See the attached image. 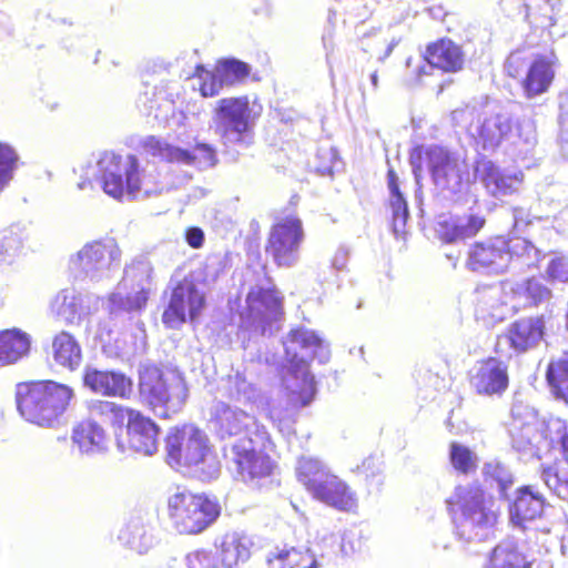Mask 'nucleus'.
<instances>
[{"mask_svg":"<svg viewBox=\"0 0 568 568\" xmlns=\"http://www.w3.org/2000/svg\"><path fill=\"white\" fill-rule=\"evenodd\" d=\"M31 338L19 328L0 331V366L12 365L30 352Z\"/></svg>","mask_w":568,"mask_h":568,"instance_id":"24","label":"nucleus"},{"mask_svg":"<svg viewBox=\"0 0 568 568\" xmlns=\"http://www.w3.org/2000/svg\"><path fill=\"white\" fill-rule=\"evenodd\" d=\"M216 71L223 75L226 87H231L244 82L250 77L251 68L237 59H222L217 61Z\"/></svg>","mask_w":568,"mask_h":568,"instance_id":"37","label":"nucleus"},{"mask_svg":"<svg viewBox=\"0 0 568 568\" xmlns=\"http://www.w3.org/2000/svg\"><path fill=\"white\" fill-rule=\"evenodd\" d=\"M470 383L478 395L501 396L509 387L508 365L494 356L483 358Z\"/></svg>","mask_w":568,"mask_h":568,"instance_id":"19","label":"nucleus"},{"mask_svg":"<svg viewBox=\"0 0 568 568\" xmlns=\"http://www.w3.org/2000/svg\"><path fill=\"white\" fill-rule=\"evenodd\" d=\"M185 241L192 248H200L204 244V232L197 226H191L185 231Z\"/></svg>","mask_w":568,"mask_h":568,"instance_id":"48","label":"nucleus"},{"mask_svg":"<svg viewBox=\"0 0 568 568\" xmlns=\"http://www.w3.org/2000/svg\"><path fill=\"white\" fill-rule=\"evenodd\" d=\"M105 434L103 428L91 420L79 423L72 430V440L80 449L89 452L98 447L104 440Z\"/></svg>","mask_w":568,"mask_h":568,"instance_id":"33","label":"nucleus"},{"mask_svg":"<svg viewBox=\"0 0 568 568\" xmlns=\"http://www.w3.org/2000/svg\"><path fill=\"white\" fill-rule=\"evenodd\" d=\"M561 445L565 454L568 455V432L561 438Z\"/></svg>","mask_w":568,"mask_h":568,"instance_id":"52","label":"nucleus"},{"mask_svg":"<svg viewBox=\"0 0 568 568\" xmlns=\"http://www.w3.org/2000/svg\"><path fill=\"white\" fill-rule=\"evenodd\" d=\"M297 476L300 483L316 500L339 511H354L357 508L356 494L342 478L318 462H302Z\"/></svg>","mask_w":568,"mask_h":568,"instance_id":"5","label":"nucleus"},{"mask_svg":"<svg viewBox=\"0 0 568 568\" xmlns=\"http://www.w3.org/2000/svg\"><path fill=\"white\" fill-rule=\"evenodd\" d=\"M16 162L17 155L13 149L0 143V190L11 179Z\"/></svg>","mask_w":568,"mask_h":568,"instance_id":"43","label":"nucleus"},{"mask_svg":"<svg viewBox=\"0 0 568 568\" xmlns=\"http://www.w3.org/2000/svg\"><path fill=\"white\" fill-rule=\"evenodd\" d=\"M68 296L65 294L58 295L54 301L57 313L62 315L64 313L63 307L67 305Z\"/></svg>","mask_w":568,"mask_h":568,"instance_id":"50","label":"nucleus"},{"mask_svg":"<svg viewBox=\"0 0 568 568\" xmlns=\"http://www.w3.org/2000/svg\"><path fill=\"white\" fill-rule=\"evenodd\" d=\"M366 464L369 466L371 464H373V459H372V458H369V459H365V460H363V463H362V467L364 468V467L366 466Z\"/></svg>","mask_w":568,"mask_h":568,"instance_id":"53","label":"nucleus"},{"mask_svg":"<svg viewBox=\"0 0 568 568\" xmlns=\"http://www.w3.org/2000/svg\"><path fill=\"white\" fill-rule=\"evenodd\" d=\"M125 420L129 448L146 456L153 455L159 447V425L151 417L135 408L129 412Z\"/></svg>","mask_w":568,"mask_h":568,"instance_id":"17","label":"nucleus"},{"mask_svg":"<svg viewBox=\"0 0 568 568\" xmlns=\"http://www.w3.org/2000/svg\"><path fill=\"white\" fill-rule=\"evenodd\" d=\"M138 395L140 403L162 419L172 418L184 404L169 374L154 365L139 372Z\"/></svg>","mask_w":568,"mask_h":568,"instance_id":"6","label":"nucleus"},{"mask_svg":"<svg viewBox=\"0 0 568 568\" xmlns=\"http://www.w3.org/2000/svg\"><path fill=\"white\" fill-rule=\"evenodd\" d=\"M82 381L91 392L102 396L130 399L133 394L132 379L120 371L85 367Z\"/></svg>","mask_w":568,"mask_h":568,"instance_id":"18","label":"nucleus"},{"mask_svg":"<svg viewBox=\"0 0 568 568\" xmlns=\"http://www.w3.org/2000/svg\"><path fill=\"white\" fill-rule=\"evenodd\" d=\"M68 306L72 307V312H74V311H75V310H74V304H73L72 302H71V303H69V304H68Z\"/></svg>","mask_w":568,"mask_h":568,"instance_id":"55","label":"nucleus"},{"mask_svg":"<svg viewBox=\"0 0 568 568\" xmlns=\"http://www.w3.org/2000/svg\"><path fill=\"white\" fill-rule=\"evenodd\" d=\"M521 294L530 303V305L536 306L548 300L551 295V292L538 280L531 277L524 282Z\"/></svg>","mask_w":568,"mask_h":568,"instance_id":"40","label":"nucleus"},{"mask_svg":"<svg viewBox=\"0 0 568 568\" xmlns=\"http://www.w3.org/2000/svg\"><path fill=\"white\" fill-rule=\"evenodd\" d=\"M481 181L494 196L509 195L517 191L516 176L501 173L490 161L481 162Z\"/></svg>","mask_w":568,"mask_h":568,"instance_id":"30","label":"nucleus"},{"mask_svg":"<svg viewBox=\"0 0 568 568\" xmlns=\"http://www.w3.org/2000/svg\"><path fill=\"white\" fill-rule=\"evenodd\" d=\"M546 377L556 398L568 404V353L549 363Z\"/></svg>","mask_w":568,"mask_h":568,"instance_id":"32","label":"nucleus"},{"mask_svg":"<svg viewBox=\"0 0 568 568\" xmlns=\"http://www.w3.org/2000/svg\"><path fill=\"white\" fill-rule=\"evenodd\" d=\"M288 346L285 348V354L290 363V371L292 374L297 375L302 372L304 375V387L300 392L293 393V403L296 406L308 405L315 395L314 377L308 372L310 361L300 358L297 349H306L315 353L322 346V339L318 335L304 327L291 329L287 334Z\"/></svg>","mask_w":568,"mask_h":568,"instance_id":"13","label":"nucleus"},{"mask_svg":"<svg viewBox=\"0 0 568 568\" xmlns=\"http://www.w3.org/2000/svg\"><path fill=\"white\" fill-rule=\"evenodd\" d=\"M73 395L72 388L51 379L20 382L14 392L19 414L41 427L55 426Z\"/></svg>","mask_w":568,"mask_h":568,"instance_id":"1","label":"nucleus"},{"mask_svg":"<svg viewBox=\"0 0 568 568\" xmlns=\"http://www.w3.org/2000/svg\"><path fill=\"white\" fill-rule=\"evenodd\" d=\"M547 275L554 281H568V270L560 260H551L547 266Z\"/></svg>","mask_w":568,"mask_h":568,"instance_id":"47","label":"nucleus"},{"mask_svg":"<svg viewBox=\"0 0 568 568\" xmlns=\"http://www.w3.org/2000/svg\"><path fill=\"white\" fill-rule=\"evenodd\" d=\"M150 290L141 287L139 291L126 294L121 300L122 308L132 312L140 311L146 306L149 301Z\"/></svg>","mask_w":568,"mask_h":568,"instance_id":"45","label":"nucleus"},{"mask_svg":"<svg viewBox=\"0 0 568 568\" xmlns=\"http://www.w3.org/2000/svg\"><path fill=\"white\" fill-rule=\"evenodd\" d=\"M304 237L303 222L297 214L278 217L270 227L265 254L277 267H291L298 258Z\"/></svg>","mask_w":568,"mask_h":568,"instance_id":"10","label":"nucleus"},{"mask_svg":"<svg viewBox=\"0 0 568 568\" xmlns=\"http://www.w3.org/2000/svg\"><path fill=\"white\" fill-rule=\"evenodd\" d=\"M484 483L490 489L496 488L504 494L511 484V479L504 467L498 464H486L483 470Z\"/></svg>","mask_w":568,"mask_h":568,"instance_id":"38","label":"nucleus"},{"mask_svg":"<svg viewBox=\"0 0 568 568\" xmlns=\"http://www.w3.org/2000/svg\"><path fill=\"white\" fill-rule=\"evenodd\" d=\"M52 356L58 365L73 371L82 359L81 346L72 334L61 331L52 338Z\"/></svg>","mask_w":568,"mask_h":568,"instance_id":"25","label":"nucleus"},{"mask_svg":"<svg viewBox=\"0 0 568 568\" xmlns=\"http://www.w3.org/2000/svg\"><path fill=\"white\" fill-rule=\"evenodd\" d=\"M409 162L417 173L426 165L435 185L442 189H460L468 182L466 166L442 145H417L409 154Z\"/></svg>","mask_w":568,"mask_h":568,"instance_id":"7","label":"nucleus"},{"mask_svg":"<svg viewBox=\"0 0 568 568\" xmlns=\"http://www.w3.org/2000/svg\"><path fill=\"white\" fill-rule=\"evenodd\" d=\"M102 175L103 191L120 200L124 193L135 194L141 190L140 164L135 155L122 156L110 152L105 153L99 162Z\"/></svg>","mask_w":568,"mask_h":568,"instance_id":"11","label":"nucleus"},{"mask_svg":"<svg viewBox=\"0 0 568 568\" xmlns=\"http://www.w3.org/2000/svg\"><path fill=\"white\" fill-rule=\"evenodd\" d=\"M120 257V250L113 240L93 241L77 254L79 266L84 271L110 268Z\"/></svg>","mask_w":568,"mask_h":568,"instance_id":"22","label":"nucleus"},{"mask_svg":"<svg viewBox=\"0 0 568 568\" xmlns=\"http://www.w3.org/2000/svg\"><path fill=\"white\" fill-rule=\"evenodd\" d=\"M132 407L115 402L97 399L90 405V412L97 418L109 422L112 426L121 428Z\"/></svg>","mask_w":568,"mask_h":568,"instance_id":"35","label":"nucleus"},{"mask_svg":"<svg viewBox=\"0 0 568 568\" xmlns=\"http://www.w3.org/2000/svg\"><path fill=\"white\" fill-rule=\"evenodd\" d=\"M485 568H526L525 556L508 542L497 545Z\"/></svg>","mask_w":568,"mask_h":568,"instance_id":"34","label":"nucleus"},{"mask_svg":"<svg viewBox=\"0 0 568 568\" xmlns=\"http://www.w3.org/2000/svg\"><path fill=\"white\" fill-rule=\"evenodd\" d=\"M211 454L209 439L197 427H174L166 436V456L172 466L197 467L204 464Z\"/></svg>","mask_w":568,"mask_h":568,"instance_id":"12","label":"nucleus"},{"mask_svg":"<svg viewBox=\"0 0 568 568\" xmlns=\"http://www.w3.org/2000/svg\"><path fill=\"white\" fill-rule=\"evenodd\" d=\"M485 224L486 219L484 216L478 214H469L466 219V222L463 223L465 239H469L478 234Z\"/></svg>","mask_w":568,"mask_h":568,"instance_id":"46","label":"nucleus"},{"mask_svg":"<svg viewBox=\"0 0 568 568\" xmlns=\"http://www.w3.org/2000/svg\"><path fill=\"white\" fill-rule=\"evenodd\" d=\"M283 296L275 285L252 287L240 316L246 325L268 324L283 315Z\"/></svg>","mask_w":568,"mask_h":568,"instance_id":"16","label":"nucleus"},{"mask_svg":"<svg viewBox=\"0 0 568 568\" xmlns=\"http://www.w3.org/2000/svg\"><path fill=\"white\" fill-rule=\"evenodd\" d=\"M204 306V293L192 278L184 277L171 290L169 303L162 314V323L168 328L178 329L187 320H196Z\"/></svg>","mask_w":568,"mask_h":568,"instance_id":"14","label":"nucleus"},{"mask_svg":"<svg viewBox=\"0 0 568 568\" xmlns=\"http://www.w3.org/2000/svg\"><path fill=\"white\" fill-rule=\"evenodd\" d=\"M541 477L558 497L568 501V477L564 481L560 480L559 473L552 465L541 467Z\"/></svg>","mask_w":568,"mask_h":568,"instance_id":"41","label":"nucleus"},{"mask_svg":"<svg viewBox=\"0 0 568 568\" xmlns=\"http://www.w3.org/2000/svg\"><path fill=\"white\" fill-rule=\"evenodd\" d=\"M166 514L179 535L197 536L217 521L222 505L216 496L178 486L166 499Z\"/></svg>","mask_w":568,"mask_h":568,"instance_id":"2","label":"nucleus"},{"mask_svg":"<svg viewBox=\"0 0 568 568\" xmlns=\"http://www.w3.org/2000/svg\"><path fill=\"white\" fill-rule=\"evenodd\" d=\"M438 236L444 243H454L460 240H466L463 222L456 217H448L438 222Z\"/></svg>","mask_w":568,"mask_h":568,"instance_id":"39","label":"nucleus"},{"mask_svg":"<svg viewBox=\"0 0 568 568\" xmlns=\"http://www.w3.org/2000/svg\"><path fill=\"white\" fill-rule=\"evenodd\" d=\"M267 568H314L316 558L305 547L277 549L266 558Z\"/></svg>","mask_w":568,"mask_h":568,"instance_id":"27","label":"nucleus"},{"mask_svg":"<svg viewBox=\"0 0 568 568\" xmlns=\"http://www.w3.org/2000/svg\"><path fill=\"white\" fill-rule=\"evenodd\" d=\"M491 126H497V123L491 120H486L480 128V136L489 142H498L499 138H496L494 134H490Z\"/></svg>","mask_w":568,"mask_h":568,"instance_id":"49","label":"nucleus"},{"mask_svg":"<svg viewBox=\"0 0 568 568\" xmlns=\"http://www.w3.org/2000/svg\"><path fill=\"white\" fill-rule=\"evenodd\" d=\"M448 511L456 521L473 527L493 526L497 521L495 499L479 485L457 486L447 499Z\"/></svg>","mask_w":568,"mask_h":568,"instance_id":"9","label":"nucleus"},{"mask_svg":"<svg viewBox=\"0 0 568 568\" xmlns=\"http://www.w3.org/2000/svg\"><path fill=\"white\" fill-rule=\"evenodd\" d=\"M510 260L509 240L497 235L473 243L467 253L466 266L474 272L500 273Z\"/></svg>","mask_w":568,"mask_h":568,"instance_id":"15","label":"nucleus"},{"mask_svg":"<svg viewBox=\"0 0 568 568\" xmlns=\"http://www.w3.org/2000/svg\"><path fill=\"white\" fill-rule=\"evenodd\" d=\"M372 81H373V84L376 85L377 84V74L376 73H373L372 74Z\"/></svg>","mask_w":568,"mask_h":568,"instance_id":"54","label":"nucleus"},{"mask_svg":"<svg viewBox=\"0 0 568 568\" xmlns=\"http://www.w3.org/2000/svg\"><path fill=\"white\" fill-rule=\"evenodd\" d=\"M237 477L247 484H260L271 477L276 467V445L266 427L255 423V428L232 446Z\"/></svg>","mask_w":568,"mask_h":568,"instance_id":"3","label":"nucleus"},{"mask_svg":"<svg viewBox=\"0 0 568 568\" xmlns=\"http://www.w3.org/2000/svg\"><path fill=\"white\" fill-rule=\"evenodd\" d=\"M544 506V496L534 493L530 486H525L520 488L519 495L515 499L513 516L519 523L531 521L542 514Z\"/></svg>","mask_w":568,"mask_h":568,"instance_id":"29","label":"nucleus"},{"mask_svg":"<svg viewBox=\"0 0 568 568\" xmlns=\"http://www.w3.org/2000/svg\"><path fill=\"white\" fill-rule=\"evenodd\" d=\"M424 60L444 73H456L465 63L462 48L448 38H442L426 45Z\"/></svg>","mask_w":568,"mask_h":568,"instance_id":"20","label":"nucleus"},{"mask_svg":"<svg viewBox=\"0 0 568 568\" xmlns=\"http://www.w3.org/2000/svg\"><path fill=\"white\" fill-rule=\"evenodd\" d=\"M245 417V412L241 409H233L226 404H221L216 406L212 415V423L223 435L234 436L242 430Z\"/></svg>","mask_w":568,"mask_h":568,"instance_id":"31","label":"nucleus"},{"mask_svg":"<svg viewBox=\"0 0 568 568\" xmlns=\"http://www.w3.org/2000/svg\"><path fill=\"white\" fill-rule=\"evenodd\" d=\"M449 462L453 468L462 475H469L477 469L476 454L457 442L449 444Z\"/></svg>","mask_w":568,"mask_h":568,"instance_id":"36","label":"nucleus"},{"mask_svg":"<svg viewBox=\"0 0 568 568\" xmlns=\"http://www.w3.org/2000/svg\"><path fill=\"white\" fill-rule=\"evenodd\" d=\"M558 59L550 54H536L529 59L523 49L511 51L505 61L506 75L518 80L526 99L546 94L552 88L557 74Z\"/></svg>","mask_w":568,"mask_h":568,"instance_id":"4","label":"nucleus"},{"mask_svg":"<svg viewBox=\"0 0 568 568\" xmlns=\"http://www.w3.org/2000/svg\"><path fill=\"white\" fill-rule=\"evenodd\" d=\"M205 72H210L209 70H206L204 68V65L202 64H197L195 68H194V72H193V75L194 78H199L201 81L203 80V78H205Z\"/></svg>","mask_w":568,"mask_h":568,"instance_id":"51","label":"nucleus"},{"mask_svg":"<svg viewBox=\"0 0 568 568\" xmlns=\"http://www.w3.org/2000/svg\"><path fill=\"white\" fill-rule=\"evenodd\" d=\"M189 568H221L215 551L195 549L186 555Z\"/></svg>","mask_w":568,"mask_h":568,"instance_id":"42","label":"nucleus"},{"mask_svg":"<svg viewBox=\"0 0 568 568\" xmlns=\"http://www.w3.org/2000/svg\"><path fill=\"white\" fill-rule=\"evenodd\" d=\"M252 541L244 535L225 534L216 545L215 554L221 568H234L251 557Z\"/></svg>","mask_w":568,"mask_h":568,"instance_id":"23","label":"nucleus"},{"mask_svg":"<svg viewBox=\"0 0 568 568\" xmlns=\"http://www.w3.org/2000/svg\"><path fill=\"white\" fill-rule=\"evenodd\" d=\"M544 334L542 317L527 316L514 321L504 336L516 353H525L535 347L542 339Z\"/></svg>","mask_w":568,"mask_h":568,"instance_id":"21","label":"nucleus"},{"mask_svg":"<svg viewBox=\"0 0 568 568\" xmlns=\"http://www.w3.org/2000/svg\"><path fill=\"white\" fill-rule=\"evenodd\" d=\"M247 95L227 97L216 101L213 109L215 133L225 143H243L252 136L255 119Z\"/></svg>","mask_w":568,"mask_h":568,"instance_id":"8","label":"nucleus"},{"mask_svg":"<svg viewBox=\"0 0 568 568\" xmlns=\"http://www.w3.org/2000/svg\"><path fill=\"white\" fill-rule=\"evenodd\" d=\"M387 185L389 189V207L392 210V225L395 233H403L409 212L407 202L399 191L398 176L394 169L387 171Z\"/></svg>","mask_w":568,"mask_h":568,"instance_id":"28","label":"nucleus"},{"mask_svg":"<svg viewBox=\"0 0 568 568\" xmlns=\"http://www.w3.org/2000/svg\"><path fill=\"white\" fill-rule=\"evenodd\" d=\"M226 85L223 75L217 71L205 72V78L200 83V94L203 98H212L217 95Z\"/></svg>","mask_w":568,"mask_h":568,"instance_id":"44","label":"nucleus"},{"mask_svg":"<svg viewBox=\"0 0 568 568\" xmlns=\"http://www.w3.org/2000/svg\"><path fill=\"white\" fill-rule=\"evenodd\" d=\"M141 146L146 155L158 158L169 163H184L191 165L194 164L196 160L193 152L173 146L153 135L145 138Z\"/></svg>","mask_w":568,"mask_h":568,"instance_id":"26","label":"nucleus"}]
</instances>
